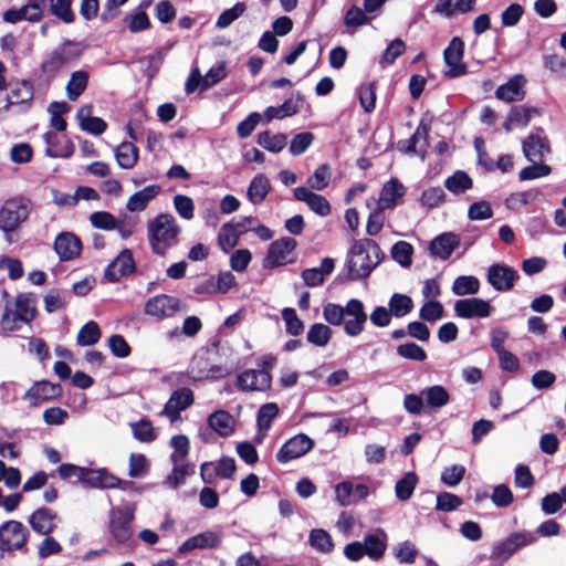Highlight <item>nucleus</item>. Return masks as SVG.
I'll list each match as a JSON object with an SVG mask.
<instances>
[{
  "instance_id": "obj_1",
  "label": "nucleus",
  "mask_w": 566,
  "mask_h": 566,
  "mask_svg": "<svg viewBox=\"0 0 566 566\" xmlns=\"http://www.w3.org/2000/svg\"><path fill=\"white\" fill-rule=\"evenodd\" d=\"M384 254L379 245L370 239L353 240L348 250V274L352 280L369 276L381 262Z\"/></svg>"
},
{
  "instance_id": "obj_2",
  "label": "nucleus",
  "mask_w": 566,
  "mask_h": 566,
  "mask_svg": "<svg viewBox=\"0 0 566 566\" xmlns=\"http://www.w3.org/2000/svg\"><path fill=\"white\" fill-rule=\"evenodd\" d=\"M180 227L175 217L160 213L147 224V237L154 253L164 255L168 249L178 242Z\"/></svg>"
},
{
  "instance_id": "obj_3",
  "label": "nucleus",
  "mask_w": 566,
  "mask_h": 566,
  "mask_svg": "<svg viewBox=\"0 0 566 566\" xmlns=\"http://www.w3.org/2000/svg\"><path fill=\"white\" fill-rule=\"evenodd\" d=\"M36 315V298L31 293H20L13 300L4 304V312L1 317L3 328L7 331L17 329V323H30Z\"/></svg>"
},
{
  "instance_id": "obj_4",
  "label": "nucleus",
  "mask_w": 566,
  "mask_h": 566,
  "mask_svg": "<svg viewBox=\"0 0 566 566\" xmlns=\"http://www.w3.org/2000/svg\"><path fill=\"white\" fill-rule=\"evenodd\" d=\"M30 214L29 203L21 198L6 200L0 208V230L8 243H13L15 230L24 223Z\"/></svg>"
},
{
  "instance_id": "obj_5",
  "label": "nucleus",
  "mask_w": 566,
  "mask_h": 566,
  "mask_svg": "<svg viewBox=\"0 0 566 566\" xmlns=\"http://www.w3.org/2000/svg\"><path fill=\"white\" fill-rule=\"evenodd\" d=\"M29 538L28 528L19 521H8L0 526V552L12 554L13 552L27 553Z\"/></svg>"
},
{
  "instance_id": "obj_6",
  "label": "nucleus",
  "mask_w": 566,
  "mask_h": 566,
  "mask_svg": "<svg viewBox=\"0 0 566 566\" xmlns=\"http://www.w3.org/2000/svg\"><path fill=\"white\" fill-rule=\"evenodd\" d=\"M82 54L80 45L72 41H65L55 48L42 63L43 73L55 76L64 66L77 60Z\"/></svg>"
},
{
  "instance_id": "obj_7",
  "label": "nucleus",
  "mask_w": 566,
  "mask_h": 566,
  "mask_svg": "<svg viewBox=\"0 0 566 566\" xmlns=\"http://www.w3.org/2000/svg\"><path fill=\"white\" fill-rule=\"evenodd\" d=\"M9 93L7 95L3 109L10 112L17 108L18 112H28L33 104L34 86L28 80H12L9 83Z\"/></svg>"
},
{
  "instance_id": "obj_8",
  "label": "nucleus",
  "mask_w": 566,
  "mask_h": 566,
  "mask_svg": "<svg viewBox=\"0 0 566 566\" xmlns=\"http://www.w3.org/2000/svg\"><path fill=\"white\" fill-rule=\"evenodd\" d=\"M186 310V305L179 298L167 294L150 297L144 306V313L146 315L158 319L172 317L176 313Z\"/></svg>"
},
{
  "instance_id": "obj_9",
  "label": "nucleus",
  "mask_w": 566,
  "mask_h": 566,
  "mask_svg": "<svg viewBox=\"0 0 566 566\" xmlns=\"http://www.w3.org/2000/svg\"><path fill=\"white\" fill-rule=\"evenodd\" d=\"M518 279V272L503 263H494L488 269L486 280L497 292L511 291Z\"/></svg>"
},
{
  "instance_id": "obj_10",
  "label": "nucleus",
  "mask_w": 566,
  "mask_h": 566,
  "mask_svg": "<svg viewBox=\"0 0 566 566\" xmlns=\"http://www.w3.org/2000/svg\"><path fill=\"white\" fill-rule=\"evenodd\" d=\"M295 247L296 241L289 237L273 241L269 247L263 266L265 269H273L290 263L292 261L290 255Z\"/></svg>"
},
{
  "instance_id": "obj_11",
  "label": "nucleus",
  "mask_w": 566,
  "mask_h": 566,
  "mask_svg": "<svg viewBox=\"0 0 566 566\" xmlns=\"http://www.w3.org/2000/svg\"><path fill=\"white\" fill-rule=\"evenodd\" d=\"M314 441L306 434L300 433L290 438L277 451L276 460L280 463H287L310 452Z\"/></svg>"
},
{
  "instance_id": "obj_12",
  "label": "nucleus",
  "mask_w": 566,
  "mask_h": 566,
  "mask_svg": "<svg viewBox=\"0 0 566 566\" xmlns=\"http://www.w3.org/2000/svg\"><path fill=\"white\" fill-rule=\"evenodd\" d=\"M193 403V392L189 388L175 390L166 402L160 416H165L171 423L181 420L180 412Z\"/></svg>"
},
{
  "instance_id": "obj_13",
  "label": "nucleus",
  "mask_w": 566,
  "mask_h": 566,
  "mask_svg": "<svg viewBox=\"0 0 566 566\" xmlns=\"http://www.w3.org/2000/svg\"><path fill=\"white\" fill-rule=\"evenodd\" d=\"M345 317H347L343 322L345 334L350 337L359 335L368 318L363 302L357 298L349 300L346 304Z\"/></svg>"
},
{
  "instance_id": "obj_14",
  "label": "nucleus",
  "mask_w": 566,
  "mask_h": 566,
  "mask_svg": "<svg viewBox=\"0 0 566 566\" xmlns=\"http://www.w3.org/2000/svg\"><path fill=\"white\" fill-rule=\"evenodd\" d=\"M83 483L91 488H119L125 491L133 486L132 482L118 479L117 476L109 473L106 469L92 470L86 468Z\"/></svg>"
},
{
  "instance_id": "obj_15",
  "label": "nucleus",
  "mask_w": 566,
  "mask_h": 566,
  "mask_svg": "<svg viewBox=\"0 0 566 566\" xmlns=\"http://www.w3.org/2000/svg\"><path fill=\"white\" fill-rule=\"evenodd\" d=\"M133 520L134 511L132 509L113 510L111 512L109 532L117 543H126L132 537L130 523Z\"/></svg>"
},
{
  "instance_id": "obj_16",
  "label": "nucleus",
  "mask_w": 566,
  "mask_h": 566,
  "mask_svg": "<svg viewBox=\"0 0 566 566\" xmlns=\"http://www.w3.org/2000/svg\"><path fill=\"white\" fill-rule=\"evenodd\" d=\"M254 223L255 219L252 217H245L241 222L235 224L232 222L224 223L218 233V244L220 249L228 253L238 244L240 235L248 230L247 224L253 226Z\"/></svg>"
},
{
  "instance_id": "obj_17",
  "label": "nucleus",
  "mask_w": 566,
  "mask_h": 566,
  "mask_svg": "<svg viewBox=\"0 0 566 566\" xmlns=\"http://www.w3.org/2000/svg\"><path fill=\"white\" fill-rule=\"evenodd\" d=\"M463 52V41L458 36L453 38L443 52L444 62L449 66L446 71L447 76L458 77L467 73V66L462 63Z\"/></svg>"
},
{
  "instance_id": "obj_18",
  "label": "nucleus",
  "mask_w": 566,
  "mask_h": 566,
  "mask_svg": "<svg viewBox=\"0 0 566 566\" xmlns=\"http://www.w3.org/2000/svg\"><path fill=\"white\" fill-rule=\"evenodd\" d=\"M234 471V460L229 457H223L218 462H203L200 467V476L205 483L211 484L217 478H232Z\"/></svg>"
},
{
  "instance_id": "obj_19",
  "label": "nucleus",
  "mask_w": 566,
  "mask_h": 566,
  "mask_svg": "<svg viewBox=\"0 0 566 566\" xmlns=\"http://www.w3.org/2000/svg\"><path fill=\"white\" fill-rule=\"evenodd\" d=\"M492 310L490 302L478 297L462 298L454 303L455 315L462 318H485Z\"/></svg>"
},
{
  "instance_id": "obj_20",
  "label": "nucleus",
  "mask_w": 566,
  "mask_h": 566,
  "mask_svg": "<svg viewBox=\"0 0 566 566\" xmlns=\"http://www.w3.org/2000/svg\"><path fill=\"white\" fill-rule=\"evenodd\" d=\"M293 196L295 200L306 203L308 209L319 217H326L332 211L331 203L324 196L306 187L295 188Z\"/></svg>"
},
{
  "instance_id": "obj_21",
  "label": "nucleus",
  "mask_w": 566,
  "mask_h": 566,
  "mask_svg": "<svg viewBox=\"0 0 566 566\" xmlns=\"http://www.w3.org/2000/svg\"><path fill=\"white\" fill-rule=\"evenodd\" d=\"M271 379L266 370L248 369L237 377V384L243 391H264L270 388Z\"/></svg>"
},
{
  "instance_id": "obj_22",
  "label": "nucleus",
  "mask_w": 566,
  "mask_h": 566,
  "mask_svg": "<svg viewBox=\"0 0 566 566\" xmlns=\"http://www.w3.org/2000/svg\"><path fill=\"white\" fill-rule=\"evenodd\" d=\"M361 544L365 554L371 560L378 562L384 557L387 551L388 535L382 528L377 527L364 536Z\"/></svg>"
},
{
  "instance_id": "obj_23",
  "label": "nucleus",
  "mask_w": 566,
  "mask_h": 566,
  "mask_svg": "<svg viewBox=\"0 0 566 566\" xmlns=\"http://www.w3.org/2000/svg\"><path fill=\"white\" fill-rule=\"evenodd\" d=\"M522 150L528 161H543L546 154H549L548 139L541 134H531L522 143Z\"/></svg>"
},
{
  "instance_id": "obj_24",
  "label": "nucleus",
  "mask_w": 566,
  "mask_h": 566,
  "mask_svg": "<svg viewBox=\"0 0 566 566\" xmlns=\"http://www.w3.org/2000/svg\"><path fill=\"white\" fill-rule=\"evenodd\" d=\"M61 394L62 388L59 384H52L43 380L35 382L25 392L24 399H27L32 406H38L44 401L60 397Z\"/></svg>"
},
{
  "instance_id": "obj_25",
  "label": "nucleus",
  "mask_w": 566,
  "mask_h": 566,
  "mask_svg": "<svg viewBox=\"0 0 566 566\" xmlns=\"http://www.w3.org/2000/svg\"><path fill=\"white\" fill-rule=\"evenodd\" d=\"M526 78L522 74H515L505 84L500 85L495 96L504 102H518L525 97Z\"/></svg>"
},
{
  "instance_id": "obj_26",
  "label": "nucleus",
  "mask_w": 566,
  "mask_h": 566,
  "mask_svg": "<svg viewBox=\"0 0 566 566\" xmlns=\"http://www.w3.org/2000/svg\"><path fill=\"white\" fill-rule=\"evenodd\" d=\"M81 249L82 244L80 239L72 232H62L54 241V250L63 261H69L77 256Z\"/></svg>"
},
{
  "instance_id": "obj_27",
  "label": "nucleus",
  "mask_w": 566,
  "mask_h": 566,
  "mask_svg": "<svg viewBox=\"0 0 566 566\" xmlns=\"http://www.w3.org/2000/svg\"><path fill=\"white\" fill-rule=\"evenodd\" d=\"M221 539V533L207 531L188 538L180 545L178 551L185 554L196 548H216L220 546Z\"/></svg>"
},
{
  "instance_id": "obj_28",
  "label": "nucleus",
  "mask_w": 566,
  "mask_h": 566,
  "mask_svg": "<svg viewBox=\"0 0 566 566\" xmlns=\"http://www.w3.org/2000/svg\"><path fill=\"white\" fill-rule=\"evenodd\" d=\"M429 129L428 124L420 122L413 135L403 143V147L401 146L402 143L399 144L400 149L407 154H417L424 160Z\"/></svg>"
},
{
  "instance_id": "obj_29",
  "label": "nucleus",
  "mask_w": 566,
  "mask_h": 566,
  "mask_svg": "<svg viewBox=\"0 0 566 566\" xmlns=\"http://www.w3.org/2000/svg\"><path fill=\"white\" fill-rule=\"evenodd\" d=\"M134 271L133 254L129 250H123L118 256L106 268L105 276L111 282L118 281L122 276Z\"/></svg>"
},
{
  "instance_id": "obj_30",
  "label": "nucleus",
  "mask_w": 566,
  "mask_h": 566,
  "mask_svg": "<svg viewBox=\"0 0 566 566\" xmlns=\"http://www.w3.org/2000/svg\"><path fill=\"white\" fill-rule=\"evenodd\" d=\"M56 520L57 515L52 510L40 507L30 515L29 523L34 532L50 535L55 528Z\"/></svg>"
},
{
  "instance_id": "obj_31",
  "label": "nucleus",
  "mask_w": 566,
  "mask_h": 566,
  "mask_svg": "<svg viewBox=\"0 0 566 566\" xmlns=\"http://www.w3.org/2000/svg\"><path fill=\"white\" fill-rule=\"evenodd\" d=\"M405 186L397 179H390L382 186L377 206L385 210L392 209L398 205L399 200L405 196Z\"/></svg>"
},
{
  "instance_id": "obj_32",
  "label": "nucleus",
  "mask_w": 566,
  "mask_h": 566,
  "mask_svg": "<svg viewBox=\"0 0 566 566\" xmlns=\"http://www.w3.org/2000/svg\"><path fill=\"white\" fill-rule=\"evenodd\" d=\"M160 190L161 188L158 185H149L143 188L128 198L126 209L129 212L144 211L149 202L160 193Z\"/></svg>"
},
{
  "instance_id": "obj_33",
  "label": "nucleus",
  "mask_w": 566,
  "mask_h": 566,
  "mask_svg": "<svg viewBox=\"0 0 566 566\" xmlns=\"http://www.w3.org/2000/svg\"><path fill=\"white\" fill-rule=\"evenodd\" d=\"M272 189L271 181L264 174H256L250 181L247 189L249 201L254 205H261Z\"/></svg>"
},
{
  "instance_id": "obj_34",
  "label": "nucleus",
  "mask_w": 566,
  "mask_h": 566,
  "mask_svg": "<svg viewBox=\"0 0 566 566\" xmlns=\"http://www.w3.org/2000/svg\"><path fill=\"white\" fill-rule=\"evenodd\" d=\"M460 239L454 233H443L437 237L430 243V252L432 255L447 260L452 252L459 247Z\"/></svg>"
},
{
  "instance_id": "obj_35",
  "label": "nucleus",
  "mask_w": 566,
  "mask_h": 566,
  "mask_svg": "<svg viewBox=\"0 0 566 566\" xmlns=\"http://www.w3.org/2000/svg\"><path fill=\"white\" fill-rule=\"evenodd\" d=\"M334 260L331 258H325L322 260L319 268L305 269L301 276L307 286H318L323 284L325 276L329 275L334 271Z\"/></svg>"
},
{
  "instance_id": "obj_36",
  "label": "nucleus",
  "mask_w": 566,
  "mask_h": 566,
  "mask_svg": "<svg viewBox=\"0 0 566 566\" xmlns=\"http://www.w3.org/2000/svg\"><path fill=\"white\" fill-rule=\"evenodd\" d=\"M91 105H83L77 111L76 118L80 123L81 128L93 135L103 134L107 128L106 122L101 117L91 116Z\"/></svg>"
},
{
  "instance_id": "obj_37",
  "label": "nucleus",
  "mask_w": 566,
  "mask_h": 566,
  "mask_svg": "<svg viewBox=\"0 0 566 566\" xmlns=\"http://www.w3.org/2000/svg\"><path fill=\"white\" fill-rule=\"evenodd\" d=\"M208 426L221 437H229L234 431V418L226 410H217L208 417Z\"/></svg>"
},
{
  "instance_id": "obj_38",
  "label": "nucleus",
  "mask_w": 566,
  "mask_h": 566,
  "mask_svg": "<svg viewBox=\"0 0 566 566\" xmlns=\"http://www.w3.org/2000/svg\"><path fill=\"white\" fill-rule=\"evenodd\" d=\"M235 285V277L234 275L227 271L219 273L216 283L212 279L208 280L202 285H198L195 289V292L200 294L205 292L210 293H227L231 287Z\"/></svg>"
},
{
  "instance_id": "obj_39",
  "label": "nucleus",
  "mask_w": 566,
  "mask_h": 566,
  "mask_svg": "<svg viewBox=\"0 0 566 566\" xmlns=\"http://www.w3.org/2000/svg\"><path fill=\"white\" fill-rule=\"evenodd\" d=\"M138 156V148L130 142H123L115 148V158L122 169H133Z\"/></svg>"
},
{
  "instance_id": "obj_40",
  "label": "nucleus",
  "mask_w": 566,
  "mask_h": 566,
  "mask_svg": "<svg viewBox=\"0 0 566 566\" xmlns=\"http://www.w3.org/2000/svg\"><path fill=\"white\" fill-rule=\"evenodd\" d=\"M475 0H438L434 11L447 18L473 10Z\"/></svg>"
},
{
  "instance_id": "obj_41",
  "label": "nucleus",
  "mask_w": 566,
  "mask_h": 566,
  "mask_svg": "<svg viewBox=\"0 0 566 566\" xmlns=\"http://www.w3.org/2000/svg\"><path fill=\"white\" fill-rule=\"evenodd\" d=\"M421 396L426 401V406L431 409H440L450 401L449 392L440 385L423 388L421 390Z\"/></svg>"
},
{
  "instance_id": "obj_42",
  "label": "nucleus",
  "mask_w": 566,
  "mask_h": 566,
  "mask_svg": "<svg viewBox=\"0 0 566 566\" xmlns=\"http://www.w3.org/2000/svg\"><path fill=\"white\" fill-rule=\"evenodd\" d=\"M88 84V73L83 70L75 71L71 74L70 80L65 86L66 96L71 102L77 101V98L84 93Z\"/></svg>"
},
{
  "instance_id": "obj_43",
  "label": "nucleus",
  "mask_w": 566,
  "mask_h": 566,
  "mask_svg": "<svg viewBox=\"0 0 566 566\" xmlns=\"http://www.w3.org/2000/svg\"><path fill=\"white\" fill-rule=\"evenodd\" d=\"M174 468L167 475L165 483L171 488L177 489L185 483L187 476L195 473V464L188 462H172Z\"/></svg>"
},
{
  "instance_id": "obj_44",
  "label": "nucleus",
  "mask_w": 566,
  "mask_h": 566,
  "mask_svg": "<svg viewBox=\"0 0 566 566\" xmlns=\"http://www.w3.org/2000/svg\"><path fill=\"white\" fill-rule=\"evenodd\" d=\"M44 139L46 142V149H45V154L50 157H54V158H57V157H61V158H66V157H70L73 153H74V146L73 144L65 139L63 140V146L62 147H57L56 146V142H57V136L52 134V133H46L44 135Z\"/></svg>"
},
{
  "instance_id": "obj_45",
  "label": "nucleus",
  "mask_w": 566,
  "mask_h": 566,
  "mask_svg": "<svg viewBox=\"0 0 566 566\" xmlns=\"http://www.w3.org/2000/svg\"><path fill=\"white\" fill-rule=\"evenodd\" d=\"M332 171L327 164L319 165L306 180V188L310 190L322 191L331 181Z\"/></svg>"
},
{
  "instance_id": "obj_46",
  "label": "nucleus",
  "mask_w": 566,
  "mask_h": 566,
  "mask_svg": "<svg viewBox=\"0 0 566 566\" xmlns=\"http://www.w3.org/2000/svg\"><path fill=\"white\" fill-rule=\"evenodd\" d=\"M332 335L331 327L322 323H315L308 328L306 339L314 346L325 347L329 343Z\"/></svg>"
},
{
  "instance_id": "obj_47",
  "label": "nucleus",
  "mask_w": 566,
  "mask_h": 566,
  "mask_svg": "<svg viewBox=\"0 0 566 566\" xmlns=\"http://www.w3.org/2000/svg\"><path fill=\"white\" fill-rule=\"evenodd\" d=\"M298 104L297 102L293 101L292 98L286 99L282 105L280 106H269L264 111V118L269 123L272 119H282L292 115H295L298 112Z\"/></svg>"
},
{
  "instance_id": "obj_48",
  "label": "nucleus",
  "mask_w": 566,
  "mask_h": 566,
  "mask_svg": "<svg viewBox=\"0 0 566 566\" xmlns=\"http://www.w3.org/2000/svg\"><path fill=\"white\" fill-rule=\"evenodd\" d=\"M389 310L395 317H403L413 310V301L406 294L395 293L388 302Z\"/></svg>"
},
{
  "instance_id": "obj_49",
  "label": "nucleus",
  "mask_w": 566,
  "mask_h": 566,
  "mask_svg": "<svg viewBox=\"0 0 566 566\" xmlns=\"http://www.w3.org/2000/svg\"><path fill=\"white\" fill-rule=\"evenodd\" d=\"M480 290V281L473 275H460L452 283V292L458 296L476 294Z\"/></svg>"
},
{
  "instance_id": "obj_50",
  "label": "nucleus",
  "mask_w": 566,
  "mask_h": 566,
  "mask_svg": "<svg viewBox=\"0 0 566 566\" xmlns=\"http://www.w3.org/2000/svg\"><path fill=\"white\" fill-rule=\"evenodd\" d=\"M418 483V476L415 472H407L395 485V494L398 500L407 501L413 494Z\"/></svg>"
},
{
  "instance_id": "obj_51",
  "label": "nucleus",
  "mask_w": 566,
  "mask_h": 566,
  "mask_svg": "<svg viewBox=\"0 0 566 566\" xmlns=\"http://www.w3.org/2000/svg\"><path fill=\"white\" fill-rule=\"evenodd\" d=\"M509 115L511 117V122L515 123V126L517 127H526L530 123V120L539 115V112L537 108L526 105H518L513 106Z\"/></svg>"
},
{
  "instance_id": "obj_52",
  "label": "nucleus",
  "mask_w": 566,
  "mask_h": 566,
  "mask_svg": "<svg viewBox=\"0 0 566 566\" xmlns=\"http://www.w3.org/2000/svg\"><path fill=\"white\" fill-rule=\"evenodd\" d=\"M258 144L271 153H280L286 146V136L263 132L258 135Z\"/></svg>"
},
{
  "instance_id": "obj_53",
  "label": "nucleus",
  "mask_w": 566,
  "mask_h": 566,
  "mask_svg": "<svg viewBox=\"0 0 566 566\" xmlns=\"http://www.w3.org/2000/svg\"><path fill=\"white\" fill-rule=\"evenodd\" d=\"M101 338V329L96 322H87L77 333L76 343L80 346H92Z\"/></svg>"
},
{
  "instance_id": "obj_54",
  "label": "nucleus",
  "mask_w": 566,
  "mask_h": 566,
  "mask_svg": "<svg viewBox=\"0 0 566 566\" xmlns=\"http://www.w3.org/2000/svg\"><path fill=\"white\" fill-rule=\"evenodd\" d=\"M444 186L450 192L462 193L472 188V179L467 172L458 170L446 179Z\"/></svg>"
},
{
  "instance_id": "obj_55",
  "label": "nucleus",
  "mask_w": 566,
  "mask_h": 566,
  "mask_svg": "<svg viewBox=\"0 0 566 566\" xmlns=\"http://www.w3.org/2000/svg\"><path fill=\"white\" fill-rule=\"evenodd\" d=\"M308 541H310V544L315 549L319 551L321 553L327 554L333 551V547H334L333 539H332L331 535L322 528L313 530L310 533Z\"/></svg>"
},
{
  "instance_id": "obj_56",
  "label": "nucleus",
  "mask_w": 566,
  "mask_h": 566,
  "mask_svg": "<svg viewBox=\"0 0 566 566\" xmlns=\"http://www.w3.org/2000/svg\"><path fill=\"white\" fill-rule=\"evenodd\" d=\"M50 11L64 23H73L75 13L72 9V0H53L50 4Z\"/></svg>"
},
{
  "instance_id": "obj_57",
  "label": "nucleus",
  "mask_w": 566,
  "mask_h": 566,
  "mask_svg": "<svg viewBox=\"0 0 566 566\" xmlns=\"http://www.w3.org/2000/svg\"><path fill=\"white\" fill-rule=\"evenodd\" d=\"M170 446L174 449L170 454L171 462H185L190 449V442L187 436L177 434L170 440Z\"/></svg>"
},
{
  "instance_id": "obj_58",
  "label": "nucleus",
  "mask_w": 566,
  "mask_h": 566,
  "mask_svg": "<svg viewBox=\"0 0 566 566\" xmlns=\"http://www.w3.org/2000/svg\"><path fill=\"white\" fill-rule=\"evenodd\" d=\"M149 470V462L142 453H132L128 460V475L133 479L144 478Z\"/></svg>"
},
{
  "instance_id": "obj_59",
  "label": "nucleus",
  "mask_w": 566,
  "mask_h": 566,
  "mask_svg": "<svg viewBox=\"0 0 566 566\" xmlns=\"http://www.w3.org/2000/svg\"><path fill=\"white\" fill-rule=\"evenodd\" d=\"M360 106L366 113H371L376 106V86L374 83L361 84L357 90Z\"/></svg>"
},
{
  "instance_id": "obj_60",
  "label": "nucleus",
  "mask_w": 566,
  "mask_h": 566,
  "mask_svg": "<svg viewBox=\"0 0 566 566\" xmlns=\"http://www.w3.org/2000/svg\"><path fill=\"white\" fill-rule=\"evenodd\" d=\"M413 248L409 242L399 241L391 248V258L401 266L408 268L412 263Z\"/></svg>"
},
{
  "instance_id": "obj_61",
  "label": "nucleus",
  "mask_w": 566,
  "mask_h": 566,
  "mask_svg": "<svg viewBox=\"0 0 566 566\" xmlns=\"http://www.w3.org/2000/svg\"><path fill=\"white\" fill-rule=\"evenodd\" d=\"M124 22L132 33L148 30L151 25L150 20L145 11H137L126 14L124 17Z\"/></svg>"
},
{
  "instance_id": "obj_62",
  "label": "nucleus",
  "mask_w": 566,
  "mask_h": 566,
  "mask_svg": "<svg viewBox=\"0 0 566 566\" xmlns=\"http://www.w3.org/2000/svg\"><path fill=\"white\" fill-rule=\"evenodd\" d=\"M133 436L140 442H151L156 439L155 429L150 421L142 419L137 422L130 423Z\"/></svg>"
},
{
  "instance_id": "obj_63",
  "label": "nucleus",
  "mask_w": 566,
  "mask_h": 566,
  "mask_svg": "<svg viewBox=\"0 0 566 566\" xmlns=\"http://www.w3.org/2000/svg\"><path fill=\"white\" fill-rule=\"evenodd\" d=\"M552 168L551 166L544 164L543 161L533 163V165L523 168L518 178L521 181L534 180L537 178L546 177L551 175Z\"/></svg>"
},
{
  "instance_id": "obj_64",
  "label": "nucleus",
  "mask_w": 566,
  "mask_h": 566,
  "mask_svg": "<svg viewBox=\"0 0 566 566\" xmlns=\"http://www.w3.org/2000/svg\"><path fill=\"white\" fill-rule=\"evenodd\" d=\"M282 318L285 323L286 332L292 336H298L304 331V324L298 318L294 308L286 307L282 311Z\"/></svg>"
}]
</instances>
